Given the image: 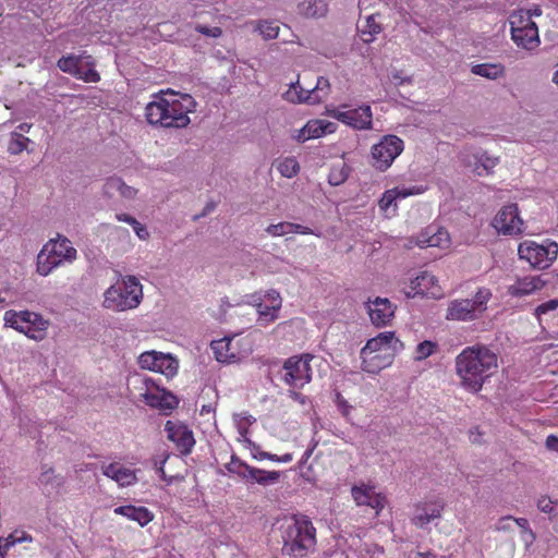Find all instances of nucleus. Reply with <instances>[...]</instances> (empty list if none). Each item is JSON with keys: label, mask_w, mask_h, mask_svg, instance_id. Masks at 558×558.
Here are the masks:
<instances>
[{"label": "nucleus", "mask_w": 558, "mask_h": 558, "mask_svg": "<svg viewBox=\"0 0 558 558\" xmlns=\"http://www.w3.org/2000/svg\"><path fill=\"white\" fill-rule=\"evenodd\" d=\"M196 106L191 95L167 90L154 95L145 107V118L154 128L184 129L191 123L189 114L196 110Z\"/></svg>", "instance_id": "f257e3e1"}, {"label": "nucleus", "mask_w": 558, "mask_h": 558, "mask_svg": "<svg viewBox=\"0 0 558 558\" xmlns=\"http://www.w3.org/2000/svg\"><path fill=\"white\" fill-rule=\"evenodd\" d=\"M233 340L234 336L211 341L210 347L217 361L222 363H233L239 360V353L233 347Z\"/></svg>", "instance_id": "c85d7f7f"}, {"label": "nucleus", "mask_w": 558, "mask_h": 558, "mask_svg": "<svg viewBox=\"0 0 558 558\" xmlns=\"http://www.w3.org/2000/svg\"><path fill=\"white\" fill-rule=\"evenodd\" d=\"M451 240L448 231L438 226L426 227L416 238V245L420 247L448 248Z\"/></svg>", "instance_id": "4be33fe9"}, {"label": "nucleus", "mask_w": 558, "mask_h": 558, "mask_svg": "<svg viewBox=\"0 0 558 558\" xmlns=\"http://www.w3.org/2000/svg\"><path fill=\"white\" fill-rule=\"evenodd\" d=\"M381 32L380 25L376 22L374 15H371L366 19L365 25L362 26L361 33L362 35H368V37L364 38L365 43H372L377 34Z\"/></svg>", "instance_id": "c03bdc74"}, {"label": "nucleus", "mask_w": 558, "mask_h": 558, "mask_svg": "<svg viewBox=\"0 0 558 558\" xmlns=\"http://www.w3.org/2000/svg\"><path fill=\"white\" fill-rule=\"evenodd\" d=\"M304 131L307 132V137L318 138L324 136L320 120H311L304 125Z\"/></svg>", "instance_id": "de8ad7c7"}, {"label": "nucleus", "mask_w": 558, "mask_h": 558, "mask_svg": "<svg viewBox=\"0 0 558 558\" xmlns=\"http://www.w3.org/2000/svg\"><path fill=\"white\" fill-rule=\"evenodd\" d=\"M24 542H28V543L33 542L32 535L26 533L25 531L15 530L11 534H9L7 537H3V536L0 537V543L3 544L2 549L10 550L16 544H21Z\"/></svg>", "instance_id": "58836bf2"}, {"label": "nucleus", "mask_w": 558, "mask_h": 558, "mask_svg": "<svg viewBox=\"0 0 558 558\" xmlns=\"http://www.w3.org/2000/svg\"><path fill=\"white\" fill-rule=\"evenodd\" d=\"M546 448L550 451L558 452V437L555 435H548L545 440Z\"/></svg>", "instance_id": "4d7b16f0"}, {"label": "nucleus", "mask_w": 558, "mask_h": 558, "mask_svg": "<svg viewBox=\"0 0 558 558\" xmlns=\"http://www.w3.org/2000/svg\"><path fill=\"white\" fill-rule=\"evenodd\" d=\"M289 397L302 405H305L307 402V398L295 390H289Z\"/></svg>", "instance_id": "052dcab7"}, {"label": "nucleus", "mask_w": 558, "mask_h": 558, "mask_svg": "<svg viewBox=\"0 0 558 558\" xmlns=\"http://www.w3.org/2000/svg\"><path fill=\"white\" fill-rule=\"evenodd\" d=\"M403 141L396 135H385L373 145L371 156L372 165L379 171H386L395 159L403 151Z\"/></svg>", "instance_id": "9b49d317"}, {"label": "nucleus", "mask_w": 558, "mask_h": 558, "mask_svg": "<svg viewBox=\"0 0 558 558\" xmlns=\"http://www.w3.org/2000/svg\"><path fill=\"white\" fill-rule=\"evenodd\" d=\"M250 445L253 446L254 448V452H253V458L256 459V460H266V458L264 456H267V452L266 451H263L259 449L258 446H256L255 444H253L252 441H248Z\"/></svg>", "instance_id": "69168bd1"}, {"label": "nucleus", "mask_w": 558, "mask_h": 558, "mask_svg": "<svg viewBox=\"0 0 558 558\" xmlns=\"http://www.w3.org/2000/svg\"><path fill=\"white\" fill-rule=\"evenodd\" d=\"M102 474L117 482L121 487L131 486L137 482L135 471L117 462L102 466Z\"/></svg>", "instance_id": "cd10ccee"}, {"label": "nucleus", "mask_w": 558, "mask_h": 558, "mask_svg": "<svg viewBox=\"0 0 558 558\" xmlns=\"http://www.w3.org/2000/svg\"><path fill=\"white\" fill-rule=\"evenodd\" d=\"M330 93L329 80L319 76L317 77L316 84L310 89L303 88L299 81L291 83L289 89L284 93L283 97L286 100L293 104H310L315 105L322 102L328 97Z\"/></svg>", "instance_id": "f8f14e48"}, {"label": "nucleus", "mask_w": 558, "mask_h": 558, "mask_svg": "<svg viewBox=\"0 0 558 558\" xmlns=\"http://www.w3.org/2000/svg\"><path fill=\"white\" fill-rule=\"evenodd\" d=\"M347 175L343 168L341 170L333 169L329 174V183L331 185H339L347 179Z\"/></svg>", "instance_id": "3c124183"}, {"label": "nucleus", "mask_w": 558, "mask_h": 558, "mask_svg": "<svg viewBox=\"0 0 558 558\" xmlns=\"http://www.w3.org/2000/svg\"><path fill=\"white\" fill-rule=\"evenodd\" d=\"M254 29L258 32L265 40H270L278 37L280 27L276 21L259 20L256 22Z\"/></svg>", "instance_id": "4c0bfd02"}, {"label": "nucleus", "mask_w": 558, "mask_h": 558, "mask_svg": "<svg viewBox=\"0 0 558 558\" xmlns=\"http://www.w3.org/2000/svg\"><path fill=\"white\" fill-rule=\"evenodd\" d=\"M280 478V472L279 471H266L263 469L254 468L250 470V473H247V480L253 483H257L263 486H268L277 483Z\"/></svg>", "instance_id": "72a5a7b5"}, {"label": "nucleus", "mask_w": 558, "mask_h": 558, "mask_svg": "<svg viewBox=\"0 0 558 558\" xmlns=\"http://www.w3.org/2000/svg\"><path fill=\"white\" fill-rule=\"evenodd\" d=\"M312 354L289 357L283 364V380L294 388H302L312 380Z\"/></svg>", "instance_id": "ddd939ff"}, {"label": "nucleus", "mask_w": 558, "mask_h": 558, "mask_svg": "<svg viewBox=\"0 0 558 558\" xmlns=\"http://www.w3.org/2000/svg\"><path fill=\"white\" fill-rule=\"evenodd\" d=\"M471 72L488 80H497L504 76L505 66L501 63H480L472 65Z\"/></svg>", "instance_id": "f704fd0d"}, {"label": "nucleus", "mask_w": 558, "mask_h": 558, "mask_svg": "<svg viewBox=\"0 0 558 558\" xmlns=\"http://www.w3.org/2000/svg\"><path fill=\"white\" fill-rule=\"evenodd\" d=\"M493 227L498 233L506 235H517L523 230V220L519 216V209L515 204L504 206L495 216Z\"/></svg>", "instance_id": "dca6fc26"}, {"label": "nucleus", "mask_w": 558, "mask_h": 558, "mask_svg": "<svg viewBox=\"0 0 558 558\" xmlns=\"http://www.w3.org/2000/svg\"><path fill=\"white\" fill-rule=\"evenodd\" d=\"M512 521L515 522L522 530L527 532L532 538H534V534L532 530L529 527V521L525 518H513Z\"/></svg>", "instance_id": "bf43d9fd"}, {"label": "nucleus", "mask_w": 558, "mask_h": 558, "mask_svg": "<svg viewBox=\"0 0 558 558\" xmlns=\"http://www.w3.org/2000/svg\"><path fill=\"white\" fill-rule=\"evenodd\" d=\"M168 439L171 440L181 454L187 456L195 446V438L192 429L185 424L168 421L165 425Z\"/></svg>", "instance_id": "f3484780"}, {"label": "nucleus", "mask_w": 558, "mask_h": 558, "mask_svg": "<svg viewBox=\"0 0 558 558\" xmlns=\"http://www.w3.org/2000/svg\"><path fill=\"white\" fill-rule=\"evenodd\" d=\"M329 0H303L299 12L306 17H323L328 12Z\"/></svg>", "instance_id": "473e14b6"}, {"label": "nucleus", "mask_w": 558, "mask_h": 558, "mask_svg": "<svg viewBox=\"0 0 558 558\" xmlns=\"http://www.w3.org/2000/svg\"><path fill=\"white\" fill-rule=\"evenodd\" d=\"M291 233H300V234H314L316 236H320V232H316L313 229L291 222Z\"/></svg>", "instance_id": "603ef678"}, {"label": "nucleus", "mask_w": 558, "mask_h": 558, "mask_svg": "<svg viewBox=\"0 0 558 558\" xmlns=\"http://www.w3.org/2000/svg\"><path fill=\"white\" fill-rule=\"evenodd\" d=\"M490 299V290L480 288L472 299H456L449 302L446 318L458 322L475 320L487 310V303Z\"/></svg>", "instance_id": "0eeeda50"}, {"label": "nucleus", "mask_w": 558, "mask_h": 558, "mask_svg": "<svg viewBox=\"0 0 558 558\" xmlns=\"http://www.w3.org/2000/svg\"><path fill=\"white\" fill-rule=\"evenodd\" d=\"M403 350V343L395 336L392 331H384L378 333L376 337L369 339L364 348L361 350V354L367 353H399Z\"/></svg>", "instance_id": "aec40b11"}, {"label": "nucleus", "mask_w": 558, "mask_h": 558, "mask_svg": "<svg viewBox=\"0 0 558 558\" xmlns=\"http://www.w3.org/2000/svg\"><path fill=\"white\" fill-rule=\"evenodd\" d=\"M142 398L147 405L161 410H173L178 407L179 403L175 396L167 392L166 390L159 389L147 390L146 392L142 393Z\"/></svg>", "instance_id": "bb28decb"}, {"label": "nucleus", "mask_w": 558, "mask_h": 558, "mask_svg": "<svg viewBox=\"0 0 558 558\" xmlns=\"http://www.w3.org/2000/svg\"><path fill=\"white\" fill-rule=\"evenodd\" d=\"M277 170L282 177L292 179L300 172V165L295 157H286L278 162Z\"/></svg>", "instance_id": "ea45409f"}, {"label": "nucleus", "mask_w": 558, "mask_h": 558, "mask_svg": "<svg viewBox=\"0 0 558 558\" xmlns=\"http://www.w3.org/2000/svg\"><path fill=\"white\" fill-rule=\"evenodd\" d=\"M266 232L271 236H282L284 234L291 233V222H279L276 225H269L266 228Z\"/></svg>", "instance_id": "49530a36"}, {"label": "nucleus", "mask_w": 558, "mask_h": 558, "mask_svg": "<svg viewBox=\"0 0 558 558\" xmlns=\"http://www.w3.org/2000/svg\"><path fill=\"white\" fill-rule=\"evenodd\" d=\"M367 311L371 322L376 327H383L390 324L395 317L396 306L386 298H376L373 301H368Z\"/></svg>", "instance_id": "412c9836"}, {"label": "nucleus", "mask_w": 558, "mask_h": 558, "mask_svg": "<svg viewBox=\"0 0 558 558\" xmlns=\"http://www.w3.org/2000/svg\"><path fill=\"white\" fill-rule=\"evenodd\" d=\"M469 151V148L461 150L459 153V159L465 166L474 165V171L478 175L488 174L498 163V158L490 157L486 153H476L471 156Z\"/></svg>", "instance_id": "b1692460"}, {"label": "nucleus", "mask_w": 558, "mask_h": 558, "mask_svg": "<svg viewBox=\"0 0 558 558\" xmlns=\"http://www.w3.org/2000/svg\"><path fill=\"white\" fill-rule=\"evenodd\" d=\"M104 193L108 197H121L124 199H133L135 198L137 191L128 185L121 178L119 177H111L107 179L106 183L104 184Z\"/></svg>", "instance_id": "7c9ffc66"}, {"label": "nucleus", "mask_w": 558, "mask_h": 558, "mask_svg": "<svg viewBox=\"0 0 558 558\" xmlns=\"http://www.w3.org/2000/svg\"><path fill=\"white\" fill-rule=\"evenodd\" d=\"M113 512L116 514L125 517L126 519L131 521L137 522L141 526H146L148 523H150L155 515L154 513L146 507L140 506H133V505H125V506H119L114 508Z\"/></svg>", "instance_id": "c756f323"}, {"label": "nucleus", "mask_w": 558, "mask_h": 558, "mask_svg": "<svg viewBox=\"0 0 558 558\" xmlns=\"http://www.w3.org/2000/svg\"><path fill=\"white\" fill-rule=\"evenodd\" d=\"M138 365L143 369L160 373L167 378L173 377L179 368V363L172 355L157 351L142 353L138 356Z\"/></svg>", "instance_id": "4468645a"}, {"label": "nucleus", "mask_w": 558, "mask_h": 558, "mask_svg": "<svg viewBox=\"0 0 558 558\" xmlns=\"http://www.w3.org/2000/svg\"><path fill=\"white\" fill-rule=\"evenodd\" d=\"M442 510L444 504L440 501L416 505L412 522L417 527H425L433 520L440 518Z\"/></svg>", "instance_id": "393cba45"}, {"label": "nucleus", "mask_w": 558, "mask_h": 558, "mask_svg": "<svg viewBox=\"0 0 558 558\" xmlns=\"http://www.w3.org/2000/svg\"><path fill=\"white\" fill-rule=\"evenodd\" d=\"M165 463H166V459L160 463V465L157 468V472L159 473L160 477L167 483V484H171L172 483V476H168L165 472Z\"/></svg>", "instance_id": "0e129e2a"}, {"label": "nucleus", "mask_w": 558, "mask_h": 558, "mask_svg": "<svg viewBox=\"0 0 558 558\" xmlns=\"http://www.w3.org/2000/svg\"><path fill=\"white\" fill-rule=\"evenodd\" d=\"M511 39L517 47L533 51L541 45L538 28L531 14L518 11L510 16Z\"/></svg>", "instance_id": "6e6552de"}, {"label": "nucleus", "mask_w": 558, "mask_h": 558, "mask_svg": "<svg viewBox=\"0 0 558 558\" xmlns=\"http://www.w3.org/2000/svg\"><path fill=\"white\" fill-rule=\"evenodd\" d=\"M194 29L204 35V36H207V37H211V38H218L222 35V31L220 27H210V26H206V25H202V24H197L195 25Z\"/></svg>", "instance_id": "8fccbe9b"}, {"label": "nucleus", "mask_w": 558, "mask_h": 558, "mask_svg": "<svg viewBox=\"0 0 558 558\" xmlns=\"http://www.w3.org/2000/svg\"><path fill=\"white\" fill-rule=\"evenodd\" d=\"M327 112L333 119L354 130H371L373 126V113L371 106L362 105L350 108L348 105L328 108Z\"/></svg>", "instance_id": "9d476101"}, {"label": "nucleus", "mask_w": 558, "mask_h": 558, "mask_svg": "<svg viewBox=\"0 0 558 558\" xmlns=\"http://www.w3.org/2000/svg\"><path fill=\"white\" fill-rule=\"evenodd\" d=\"M284 550L295 557H303L316 544V530L306 515H295L287 526Z\"/></svg>", "instance_id": "39448f33"}, {"label": "nucleus", "mask_w": 558, "mask_h": 558, "mask_svg": "<svg viewBox=\"0 0 558 558\" xmlns=\"http://www.w3.org/2000/svg\"><path fill=\"white\" fill-rule=\"evenodd\" d=\"M512 521L511 515L502 517L495 525L496 531H508L510 530V522Z\"/></svg>", "instance_id": "6e6d98bb"}, {"label": "nucleus", "mask_w": 558, "mask_h": 558, "mask_svg": "<svg viewBox=\"0 0 558 558\" xmlns=\"http://www.w3.org/2000/svg\"><path fill=\"white\" fill-rule=\"evenodd\" d=\"M233 420L241 436H245L248 433V427L256 422V418L247 412L236 413L233 415Z\"/></svg>", "instance_id": "37998d69"}, {"label": "nucleus", "mask_w": 558, "mask_h": 558, "mask_svg": "<svg viewBox=\"0 0 558 558\" xmlns=\"http://www.w3.org/2000/svg\"><path fill=\"white\" fill-rule=\"evenodd\" d=\"M77 258V251L71 241L61 234L48 240L36 258V271L43 277L49 276L54 269L72 264Z\"/></svg>", "instance_id": "20e7f679"}, {"label": "nucleus", "mask_w": 558, "mask_h": 558, "mask_svg": "<svg viewBox=\"0 0 558 558\" xmlns=\"http://www.w3.org/2000/svg\"><path fill=\"white\" fill-rule=\"evenodd\" d=\"M338 408L344 417H348L352 410V407L349 404V402L342 398H339L338 400Z\"/></svg>", "instance_id": "13d9d810"}, {"label": "nucleus", "mask_w": 558, "mask_h": 558, "mask_svg": "<svg viewBox=\"0 0 558 558\" xmlns=\"http://www.w3.org/2000/svg\"><path fill=\"white\" fill-rule=\"evenodd\" d=\"M226 469L229 473L236 474L243 480H247V473L252 469L251 465L241 461L236 456H232L230 462L226 465Z\"/></svg>", "instance_id": "a19ab883"}, {"label": "nucleus", "mask_w": 558, "mask_h": 558, "mask_svg": "<svg viewBox=\"0 0 558 558\" xmlns=\"http://www.w3.org/2000/svg\"><path fill=\"white\" fill-rule=\"evenodd\" d=\"M312 454H313V448H307L304 451L301 460L299 461V466L303 468V465L308 461V459L312 457Z\"/></svg>", "instance_id": "338daca9"}, {"label": "nucleus", "mask_w": 558, "mask_h": 558, "mask_svg": "<svg viewBox=\"0 0 558 558\" xmlns=\"http://www.w3.org/2000/svg\"><path fill=\"white\" fill-rule=\"evenodd\" d=\"M518 254L521 259L526 260L532 267L546 269L558 256V244L550 241L543 244L524 241L519 245Z\"/></svg>", "instance_id": "1a4fd4ad"}, {"label": "nucleus", "mask_w": 558, "mask_h": 558, "mask_svg": "<svg viewBox=\"0 0 558 558\" xmlns=\"http://www.w3.org/2000/svg\"><path fill=\"white\" fill-rule=\"evenodd\" d=\"M497 367V355L481 344L464 348L454 359V371L460 386L471 393L481 391Z\"/></svg>", "instance_id": "f03ea898"}, {"label": "nucleus", "mask_w": 558, "mask_h": 558, "mask_svg": "<svg viewBox=\"0 0 558 558\" xmlns=\"http://www.w3.org/2000/svg\"><path fill=\"white\" fill-rule=\"evenodd\" d=\"M351 495L357 506H367L375 510L378 517L385 508L387 499L385 495L377 493L374 486L361 484L351 488Z\"/></svg>", "instance_id": "a211bd4d"}, {"label": "nucleus", "mask_w": 558, "mask_h": 558, "mask_svg": "<svg viewBox=\"0 0 558 558\" xmlns=\"http://www.w3.org/2000/svg\"><path fill=\"white\" fill-rule=\"evenodd\" d=\"M29 138L22 135L20 132H12L11 138L9 142L8 150L12 155H16L26 149L27 144L29 143Z\"/></svg>", "instance_id": "79ce46f5"}, {"label": "nucleus", "mask_w": 558, "mask_h": 558, "mask_svg": "<svg viewBox=\"0 0 558 558\" xmlns=\"http://www.w3.org/2000/svg\"><path fill=\"white\" fill-rule=\"evenodd\" d=\"M328 558H352L350 553L344 550L333 551Z\"/></svg>", "instance_id": "774afa93"}, {"label": "nucleus", "mask_w": 558, "mask_h": 558, "mask_svg": "<svg viewBox=\"0 0 558 558\" xmlns=\"http://www.w3.org/2000/svg\"><path fill=\"white\" fill-rule=\"evenodd\" d=\"M426 190L427 187L423 185L396 186L393 189L387 190L383 193L378 201L379 210L385 215V217H393L398 211L397 202L399 199H404L409 196L421 195Z\"/></svg>", "instance_id": "2eb2a0df"}, {"label": "nucleus", "mask_w": 558, "mask_h": 558, "mask_svg": "<svg viewBox=\"0 0 558 558\" xmlns=\"http://www.w3.org/2000/svg\"><path fill=\"white\" fill-rule=\"evenodd\" d=\"M558 308V300H549L547 302H544L539 304L535 311L534 314L537 319H541L543 315L548 314L549 312L556 311Z\"/></svg>", "instance_id": "09e8293b"}, {"label": "nucleus", "mask_w": 558, "mask_h": 558, "mask_svg": "<svg viewBox=\"0 0 558 558\" xmlns=\"http://www.w3.org/2000/svg\"><path fill=\"white\" fill-rule=\"evenodd\" d=\"M397 353H367L361 354L362 369L368 374H378L381 369L390 366Z\"/></svg>", "instance_id": "a878e982"}, {"label": "nucleus", "mask_w": 558, "mask_h": 558, "mask_svg": "<svg viewBox=\"0 0 558 558\" xmlns=\"http://www.w3.org/2000/svg\"><path fill=\"white\" fill-rule=\"evenodd\" d=\"M116 218H117L118 221H122V222L129 223L132 227L136 222V219L134 217L128 215V214H117Z\"/></svg>", "instance_id": "e2e57ef3"}, {"label": "nucleus", "mask_w": 558, "mask_h": 558, "mask_svg": "<svg viewBox=\"0 0 558 558\" xmlns=\"http://www.w3.org/2000/svg\"><path fill=\"white\" fill-rule=\"evenodd\" d=\"M143 296V286L135 276H120L116 283L105 290L102 307L113 312L135 310Z\"/></svg>", "instance_id": "7ed1b4c3"}, {"label": "nucleus", "mask_w": 558, "mask_h": 558, "mask_svg": "<svg viewBox=\"0 0 558 558\" xmlns=\"http://www.w3.org/2000/svg\"><path fill=\"white\" fill-rule=\"evenodd\" d=\"M545 281L539 276H526L519 278L508 288V293L512 296H523L541 290Z\"/></svg>", "instance_id": "2f4dec72"}, {"label": "nucleus", "mask_w": 558, "mask_h": 558, "mask_svg": "<svg viewBox=\"0 0 558 558\" xmlns=\"http://www.w3.org/2000/svg\"><path fill=\"white\" fill-rule=\"evenodd\" d=\"M322 129L324 131V135L331 134L336 131V124L333 122L320 120Z\"/></svg>", "instance_id": "680f3d73"}, {"label": "nucleus", "mask_w": 558, "mask_h": 558, "mask_svg": "<svg viewBox=\"0 0 558 558\" xmlns=\"http://www.w3.org/2000/svg\"><path fill=\"white\" fill-rule=\"evenodd\" d=\"M132 228H133L134 232L136 233V235L141 240H146L149 236L147 228L144 225H142L140 221L136 220V222L134 223V226Z\"/></svg>", "instance_id": "5fc2aeb1"}, {"label": "nucleus", "mask_w": 558, "mask_h": 558, "mask_svg": "<svg viewBox=\"0 0 558 558\" xmlns=\"http://www.w3.org/2000/svg\"><path fill=\"white\" fill-rule=\"evenodd\" d=\"M537 508L545 513H551L554 510L553 500L549 497H542L537 501Z\"/></svg>", "instance_id": "864d4df0"}, {"label": "nucleus", "mask_w": 558, "mask_h": 558, "mask_svg": "<svg viewBox=\"0 0 558 558\" xmlns=\"http://www.w3.org/2000/svg\"><path fill=\"white\" fill-rule=\"evenodd\" d=\"M264 298L257 304L258 320L262 325H268L278 318L282 300L276 290H269Z\"/></svg>", "instance_id": "5701e85b"}, {"label": "nucleus", "mask_w": 558, "mask_h": 558, "mask_svg": "<svg viewBox=\"0 0 558 558\" xmlns=\"http://www.w3.org/2000/svg\"><path fill=\"white\" fill-rule=\"evenodd\" d=\"M3 320L5 327L13 328L35 341L44 340L49 327V322L40 314L27 310H9L4 313Z\"/></svg>", "instance_id": "423d86ee"}, {"label": "nucleus", "mask_w": 558, "mask_h": 558, "mask_svg": "<svg viewBox=\"0 0 558 558\" xmlns=\"http://www.w3.org/2000/svg\"><path fill=\"white\" fill-rule=\"evenodd\" d=\"M86 56L83 54H68L60 58L57 62L58 68L68 74L74 76L77 74L81 63L84 61Z\"/></svg>", "instance_id": "e433bc0d"}, {"label": "nucleus", "mask_w": 558, "mask_h": 558, "mask_svg": "<svg viewBox=\"0 0 558 558\" xmlns=\"http://www.w3.org/2000/svg\"><path fill=\"white\" fill-rule=\"evenodd\" d=\"M74 77L86 83H97L100 81V75L95 70V62L90 56H86Z\"/></svg>", "instance_id": "c9c22d12"}, {"label": "nucleus", "mask_w": 558, "mask_h": 558, "mask_svg": "<svg viewBox=\"0 0 558 558\" xmlns=\"http://www.w3.org/2000/svg\"><path fill=\"white\" fill-rule=\"evenodd\" d=\"M436 343L425 340L416 345L415 353H414V360L415 361H423L430 356L435 350H436Z\"/></svg>", "instance_id": "a18cd8bd"}, {"label": "nucleus", "mask_w": 558, "mask_h": 558, "mask_svg": "<svg viewBox=\"0 0 558 558\" xmlns=\"http://www.w3.org/2000/svg\"><path fill=\"white\" fill-rule=\"evenodd\" d=\"M403 292L407 298H414L418 294L430 295L433 298L441 295L436 277L428 271H421L417 276L412 278L409 288H404Z\"/></svg>", "instance_id": "6ab92c4d"}]
</instances>
